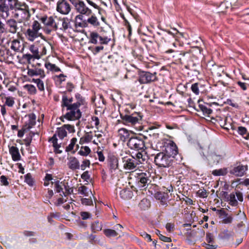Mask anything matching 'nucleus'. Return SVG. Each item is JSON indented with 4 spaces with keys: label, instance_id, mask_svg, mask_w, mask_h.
Returning <instances> with one entry per match:
<instances>
[{
    "label": "nucleus",
    "instance_id": "obj_1",
    "mask_svg": "<svg viewBox=\"0 0 249 249\" xmlns=\"http://www.w3.org/2000/svg\"><path fill=\"white\" fill-rule=\"evenodd\" d=\"M158 46L160 49L165 53H174V54L173 57L175 58L177 60H178L181 63H183L186 61V56L189 54L188 53L184 51L174 49V48L176 47L175 43L172 42L166 36L161 37L158 43Z\"/></svg>",
    "mask_w": 249,
    "mask_h": 249
},
{
    "label": "nucleus",
    "instance_id": "obj_2",
    "mask_svg": "<svg viewBox=\"0 0 249 249\" xmlns=\"http://www.w3.org/2000/svg\"><path fill=\"white\" fill-rule=\"evenodd\" d=\"M40 29V24L36 20L34 21L32 25L24 32L25 38L29 41H34L37 38L42 36V34L39 33Z\"/></svg>",
    "mask_w": 249,
    "mask_h": 249
},
{
    "label": "nucleus",
    "instance_id": "obj_3",
    "mask_svg": "<svg viewBox=\"0 0 249 249\" xmlns=\"http://www.w3.org/2000/svg\"><path fill=\"white\" fill-rule=\"evenodd\" d=\"M173 159L164 152H159L155 157L154 162L156 165L161 168H167L172 165Z\"/></svg>",
    "mask_w": 249,
    "mask_h": 249
},
{
    "label": "nucleus",
    "instance_id": "obj_4",
    "mask_svg": "<svg viewBox=\"0 0 249 249\" xmlns=\"http://www.w3.org/2000/svg\"><path fill=\"white\" fill-rule=\"evenodd\" d=\"M121 118L124 124L134 126L138 124H141L142 116L140 112H135L132 114H121Z\"/></svg>",
    "mask_w": 249,
    "mask_h": 249
},
{
    "label": "nucleus",
    "instance_id": "obj_5",
    "mask_svg": "<svg viewBox=\"0 0 249 249\" xmlns=\"http://www.w3.org/2000/svg\"><path fill=\"white\" fill-rule=\"evenodd\" d=\"M67 112L63 117L69 121L78 120L81 117V112L79 109V104H72L66 108Z\"/></svg>",
    "mask_w": 249,
    "mask_h": 249
},
{
    "label": "nucleus",
    "instance_id": "obj_6",
    "mask_svg": "<svg viewBox=\"0 0 249 249\" xmlns=\"http://www.w3.org/2000/svg\"><path fill=\"white\" fill-rule=\"evenodd\" d=\"M138 75V81L141 84H149L158 80L156 72L151 73L149 71H140Z\"/></svg>",
    "mask_w": 249,
    "mask_h": 249
},
{
    "label": "nucleus",
    "instance_id": "obj_7",
    "mask_svg": "<svg viewBox=\"0 0 249 249\" xmlns=\"http://www.w3.org/2000/svg\"><path fill=\"white\" fill-rule=\"evenodd\" d=\"M164 150L163 152L171 156L173 159L178 153V148L176 143L172 141L166 140L163 142Z\"/></svg>",
    "mask_w": 249,
    "mask_h": 249
},
{
    "label": "nucleus",
    "instance_id": "obj_8",
    "mask_svg": "<svg viewBox=\"0 0 249 249\" xmlns=\"http://www.w3.org/2000/svg\"><path fill=\"white\" fill-rule=\"evenodd\" d=\"M127 145L131 149L137 151L142 150V151H144L145 147L143 140L137 137L129 138L127 142Z\"/></svg>",
    "mask_w": 249,
    "mask_h": 249
},
{
    "label": "nucleus",
    "instance_id": "obj_9",
    "mask_svg": "<svg viewBox=\"0 0 249 249\" xmlns=\"http://www.w3.org/2000/svg\"><path fill=\"white\" fill-rule=\"evenodd\" d=\"M15 16L17 18H19L21 21L28 20L31 17L28 5L23 2L16 11Z\"/></svg>",
    "mask_w": 249,
    "mask_h": 249
},
{
    "label": "nucleus",
    "instance_id": "obj_10",
    "mask_svg": "<svg viewBox=\"0 0 249 249\" xmlns=\"http://www.w3.org/2000/svg\"><path fill=\"white\" fill-rule=\"evenodd\" d=\"M71 20L67 17H57L56 31L59 30L62 32H66L69 29H71Z\"/></svg>",
    "mask_w": 249,
    "mask_h": 249
},
{
    "label": "nucleus",
    "instance_id": "obj_11",
    "mask_svg": "<svg viewBox=\"0 0 249 249\" xmlns=\"http://www.w3.org/2000/svg\"><path fill=\"white\" fill-rule=\"evenodd\" d=\"M71 9V5L66 0H59L56 3V11L61 15H68Z\"/></svg>",
    "mask_w": 249,
    "mask_h": 249
},
{
    "label": "nucleus",
    "instance_id": "obj_12",
    "mask_svg": "<svg viewBox=\"0 0 249 249\" xmlns=\"http://www.w3.org/2000/svg\"><path fill=\"white\" fill-rule=\"evenodd\" d=\"M110 40V38L107 37L100 36L96 32H93L90 34L89 41L93 44H107Z\"/></svg>",
    "mask_w": 249,
    "mask_h": 249
},
{
    "label": "nucleus",
    "instance_id": "obj_13",
    "mask_svg": "<svg viewBox=\"0 0 249 249\" xmlns=\"http://www.w3.org/2000/svg\"><path fill=\"white\" fill-rule=\"evenodd\" d=\"M57 17L44 16L40 18L41 22L46 26L50 27L52 31H56L55 26Z\"/></svg>",
    "mask_w": 249,
    "mask_h": 249
},
{
    "label": "nucleus",
    "instance_id": "obj_14",
    "mask_svg": "<svg viewBox=\"0 0 249 249\" xmlns=\"http://www.w3.org/2000/svg\"><path fill=\"white\" fill-rule=\"evenodd\" d=\"M247 170V166L239 164L237 166L232 167L229 172L232 175L236 177H242L243 176L245 172Z\"/></svg>",
    "mask_w": 249,
    "mask_h": 249
},
{
    "label": "nucleus",
    "instance_id": "obj_15",
    "mask_svg": "<svg viewBox=\"0 0 249 249\" xmlns=\"http://www.w3.org/2000/svg\"><path fill=\"white\" fill-rule=\"evenodd\" d=\"M123 162L124 168L129 170L134 169L138 164L136 162L135 158L133 157L132 158H130L128 157H123Z\"/></svg>",
    "mask_w": 249,
    "mask_h": 249
},
{
    "label": "nucleus",
    "instance_id": "obj_16",
    "mask_svg": "<svg viewBox=\"0 0 249 249\" xmlns=\"http://www.w3.org/2000/svg\"><path fill=\"white\" fill-rule=\"evenodd\" d=\"M74 6L76 11L80 14L89 16L92 13V11L86 6L83 1L79 2Z\"/></svg>",
    "mask_w": 249,
    "mask_h": 249
},
{
    "label": "nucleus",
    "instance_id": "obj_17",
    "mask_svg": "<svg viewBox=\"0 0 249 249\" xmlns=\"http://www.w3.org/2000/svg\"><path fill=\"white\" fill-rule=\"evenodd\" d=\"M10 48L15 52L22 53L24 48V43L19 39H14L11 41Z\"/></svg>",
    "mask_w": 249,
    "mask_h": 249
},
{
    "label": "nucleus",
    "instance_id": "obj_18",
    "mask_svg": "<svg viewBox=\"0 0 249 249\" xmlns=\"http://www.w3.org/2000/svg\"><path fill=\"white\" fill-rule=\"evenodd\" d=\"M6 24L7 27V32L15 34L18 30V23L14 18H10L6 20Z\"/></svg>",
    "mask_w": 249,
    "mask_h": 249
},
{
    "label": "nucleus",
    "instance_id": "obj_19",
    "mask_svg": "<svg viewBox=\"0 0 249 249\" xmlns=\"http://www.w3.org/2000/svg\"><path fill=\"white\" fill-rule=\"evenodd\" d=\"M206 241L208 244H205V248L207 249H216L218 246L214 244V236L212 233H207Z\"/></svg>",
    "mask_w": 249,
    "mask_h": 249
},
{
    "label": "nucleus",
    "instance_id": "obj_20",
    "mask_svg": "<svg viewBox=\"0 0 249 249\" xmlns=\"http://www.w3.org/2000/svg\"><path fill=\"white\" fill-rule=\"evenodd\" d=\"M27 74L31 77L39 76L40 78H44L46 75L43 69L35 68L34 69L27 68Z\"/></svg>",
    "mask_w": 249,
    "mask_h": 249
},
{
    "label": "nucleus",
    "instance_id": "obj_21",
    "mask_svg": "<svg viewBox=\"0 0 249 249\" xmlns=\"http://www.w3.org/2000/svg\"><path fill=\"white\" fill-rule=\"evenodd\" d=\"M9 8L4 1H1L0 3V16L4 19H6L10 15Z\"/></svg>",
    "mask_w": 249,
    "mask_h": 249
},
{
    "label": "nucleus",
    "instance_id": "obj_22",
    "mask_svg": "<svg viewBox=\"0 0 249 249\" xmlns=\"http://www.w3.org/2000/svg\"><path fill=\"white\" fill-rule=\"evenodd\" d=\"M69 168L72 170L80 169V164L78 160L74 157H71L68 163Z\"/></svg>",
    "mask_w": 249,
    "mask_h": 249
},
{
    "label": "nucleus",
    "instance_id": "obj_23",
    "mask_svg": "<svg viewBox=\"0 0 249 249\" xmlns=\"http://www.w3.org/2000/svg\"><path fill=\"white\" fill-rule=\"evenodd\" d=\"M49 141L52 142L53 146L54 148V152L55 153L61 154L62 152V151L59 149V148L61 147V144L57 143V138L56 134H54L53 136L49 139Z\"/></svg>",
    "mask_w": 249,
    "mask_h": 249
},
{
    "label": "nucleus",
    "instance_id": "obj_24",
    "mask_svg": "<svg viewBox=\"0 0 249 249\" xmlns=\"http://www.w3.org/2000/svg\"><path fill=\"white\" fill-rule=\"evenodd\" d=\"M83 16L82 14L77 15L75 17V25L81 28H86L88 26L87 20L83 19Z\"/></svg>",
    "mask_w": 249,
    "mask_h": 249
},
{
    "label": "nucleus",
    "instance_id": "obj_25",
    "mask_svg": "<svg viewBox=\"0 0 249 249\" xmlns=\"http://www.w3.org/2000/svg\"><path fill=\"white\" fill-rule=\"evenodd\" d=\"M4 1L10 9L14 10L15 11L23 3L18 0H4Z\"/></svg>",
    "mask_w": 249,
    "mask_h": 249
},
{
    "label": "nucleus",
    "instance_id": "obj_26",
    "mask_svg": "<svg viewBox=\"0 0 249 249\" xmlns=\"http://www.w3.org/2000/svg\"><path fill=\"white\" fill-rule=\"evenodd\" d=\"M119 195L122 199H129L132 198L133 193L130 189L124 188L119 191Z\"/></svg>",
    "mask_w": 249,
    "mask_h": 249
},
{
    "label": "nucleus",
    "instance_id": "obj_27",
    "mask_svg": "<svg viewBox=\"0 0 249 249\" xmlns=\"http://www.w3.org/2000/svg\"><path fill=\"white\" fill-rule=\"evenodd\" d=\"M129 131L126 129L122 128L118 130V136L120 140L124 142L129 138Z\"/></svg>",
    "mask_w": 249,
    "mask_h": 249
},
{
    "label": "nucleus",
    "instance_id": "obj_28",
    "mask_svg": "<svg viewBox=\"0 0 249 249\" xmlns=\"http://www.w3.org/2000/svg\"><path fill=\"white\" fill-rule=\"evenodd\" d=\"M9 153L12 156V160L14 161H18L20 159V156L19 153L18 149L14 146H12L9 148Z\"/></svg>",
    "mask_w": 249,
    "mask_h": 249
},
{
    "label": "nucleus",
    "instance_id": "obj_29",
    "mask_svg": "<svg viewBox=\"0 0 249 249\" xmlns=\"http://www.w3.org/2000/svg\"><path fill=\"white\" fill-rule=\"evenodd\" d=\"M52 184L54 185V190L57 193H60V195L63 196V186L64 185V181L56 180L54 182L52 181Z\"/></svg>",
    "mask_w": 249,
    "mask_h": 249
},
{
    "label": "nucleus",
    "instance_id": "obj_30",
    "mask_svg": "<svg viewBox=\"0 0 249 249\" xmlns=\"http://www.w3.org/2000/svg\"><path fill=\"white\" fill-rule=\"evenodd\" d=\"M139 183L141 184L142 187H144L149 181L148 174L145 173H141L138 176Z\"/></svg>",
    "mask_w": 249,
    "mask_h": 249
},
{
    "label": "nucleus",
    "instance_id": "obj_31",
    "mask_svg": "<svg viewBox=\"0 0 249 249\" xmlns=\"http://www.w3.org/2000/svg\"><path fill=\"white\" fill-rule=\"evenodd\" d=\"M29 120L24 125V126H26V128H28V130H29L31 128L33 127L36 124V116L34 113L30 114L28 115Z\"/></svg>",
    "mask_w": 249,
    "mask_h": 249
},
{
    "label": "nucleus",
    "instance_id": "obj_32",
    "mask_svg": "<svg viewBox=\"0 0 249 249\" xmlns=\"http://www.w3.org/2000/svg\"><path fill=\"white\" fill-rule=\"evenodd\" d=\"M108 164L111 171L117 169L118 167V160L115 156L110 157L108 160Z\"/></svg>",
    "mask_w": 249,
    "mask_h": 249
},
{
    "label": "nucleus",
    "instance_id": "obj_33",
    "mask_svg": "<svg viewBox=\"0 0 249 249\" xmlns=\"http://www.w3.org/2000/svg\"><path fill=\"white\" fill-rule=\"evenodd\" d=\"M92 132L91 131L87 132L80 138L79 144L82 145L85 143H88L92 140Z\"/></svg>",
    "mask_w": 249,
    "mask_h": 249
},
{
    "label": "nucleus",
    "instance_id": "obj_34",
    "mask_svg": "<svg viewBox=\"0 0 249 249\" xmlns=\"http://www.w3.org/2000/svg\"><path fill=\"white\" fill-rule=\"evenodd\" d=\"M87 24H90L94 27H99L100 25L99 21L95 15H91L87 20Z\"/></svg>",
    "mask_w": 249,
    "mask_h": 249
},
{
    "label": "nucleus",
    "instance_id": "obj_35",
    "mask_svg": "<svg viewBox=\"0 0 249 249\" xmlns=\"http://www.w3.org/2000/svg\"><path fill=\"white\" fill-rule=\"evenodd\" d=\"M29 49L30 51L34 55V59H39L41 58V55L39 53L38 48L35 45H31L29 46Z\"/></svg>",
    "mask_w": 249,
    "mask_h": 249
},
{
    "label": "nucleus",
    "instance_id": "obj_36",
    "mask_svg": "<svg viewBox=\"0 0 249 249\" xmlns=\"http://www.w3.org/2000/svg\"><path fill=\"white\" fill-rule=\"evenodd\" d=\"M14 59V54H13L9 49L6 48V52L4 55L3 61L11 63Z\"/></svg>",
    "mask_w": 249,
    "mask_h": 249
},
{
    "label": "nucleus",
    "instance_id": "obj_37",
    "mask_svg": "<svg viewBox=\"0 0 249 249\" xmlns=\"http://www.w3.org/2000/svg\"><path fill=\"white\" fill-rule=\"evenodd\" d=\"M216 121L220 126L225 129H229L228 125L227 124V118L226 117H221L217 116Z\"/></svg>",
    "mask_w": 249,
    "mask_h": 249
},
{
    "label": "nucleus",
    "instance_id": "obj_38",
    "mask_svg": "<svg viewBox=\"0 0 249 249\" xmlns=\"http://www.w3.org/2000/svg\"><path fill=\"white\" fill-rule=\"evenodd\" d=\"M64 185L63 186V189L65 191L63 193V195L65 196H67L71 194H73V187H70L69 185V183L65 180H64Z\"/></svg>",
    "mask_w": 249,
    "mask_h": 249
},
{
    "label": "nucleus",
    "instance_id": "obj_39",
    "mask_svg": "<svg viewBox=\"0 0 249 249\" xmlns=\"http://www.w3.org/2000/svg\"><path fill=\"white\" fill-rule=\"evenodd\" d=\"M45 68L49 71L53 72L60 71V69L56 66L55 64H52L49 62H46L45 64Z\"/></svg>",
    "mask_w": 249,
    "mask_h": 249
},
{
    "label": "nucleus",
    "instance_id": "obj_40",
    "mask_svg": "<svg viewBox=\"0 0 249 249\" xmlns=\"http://www.w3.org/2000/svg\"><path fill=\"white\" fill-rule=\"evenodd\" d=\"M227 201L229 202V204L232 206L238 205V201L235 198V194L233 193L229 195V196L227 198Z\"/></svg>",
    "mask_w": 249,
    "mask_h": 249
},
{
    "label": "nucleus",
    "instance_id": "obj_41",
    "mask_svg": "<svg viewBox=\"0 0 249 249\" xmlns=\"http://www.w3.org/2000/svg\"><path fill=\"white\" fill-rule=\"evenodd\" d=\"M228 172L227 168L215 169L212 171V174L214 176H225Z\"/></svg>",
    "mask_w": 249,
    "mask_h": 249
},
{
    "label": "nucleus",
    "instance_id": "obj_42",
    "mask_svg": "<svg viewBox=\"0 0 249 249\" xmlns=\"http://www.w3.org/2000/svg\"><path fill=\"white\" fill-rule=\"evenodd\" d=\"M91 152V150L89 146H82L78 154L82 156L86 157Z\"/></svg>",
    "mask_w": 249,
    "mask_h": 249
},
{
    "label": "nucleus",
    "instance_id": "obj_43",
    "mask_svg": "<svg viewBox=\"0 0 249 249\" xmlns=\"http://www.w3.org/2000/svg\"><path fill=\"white\" fill-rule=\"evenodd\" d=\"M218 211L219 212V214H220L221 215L225 216V217L223 219V222L224 223L229 224L231 223L232 221V217L231 216H228L227 213L224 210L222 209L218 210Z\"/></svg>",
    "mask_w": 249,
    "mask_h": 249
},
{
    "label": "nucleus",
    "instance_id": "obj_44",
    "mask_svg": "<svg viewBox=\"0 0 249 249\" xmlns=\"http://www.w3.org/2000/svg\"><path fill=\"white\" fill-rule=\"evenodd\" d=\"M56 135L58 136V137L60 139H64V137H66L67 135V132L65 130V127L63 125L61 127L58 128L56 132Z\"/></svg>",
    "mask_w": 249,
    "mask_h": 249
},
{
    "label": "nucleus",
    "instance_id": "obj_45",
    "mask_svg": "<svg viewBox=\"0 0 249 249\" xmlns=\"http://www.w3.org/2000/svg\"><path fill=\"white\" fill-rule=\"evenodd\" d=\"M91 228L93 232L100 231L102 229V224L98 221H94L92 223Z\"/></svg>",
    "mask_w": 249,
    "mask_h": 249
},
{
    "label": "nucleus",
    "instance_id": "obj_46",
    "mask_svg": "<svg viewBox=\"0 0 249 249\" xmlns=\"http://www.w3.org/2000/svg\"><path fill=\"white\" fill-rule=\"evenodd\" d=\"M72 104H70L68 100V96L66 95L65 92L62 96V102H61V107L63 108L66 107V108H68L69 107L71 106Z\"/></svg>",
    "mask_w": 249,
    "mask_h": 249
},
{
    "label": "nucleus",
    "instance_id": "obj_47",
    "mask_svg": "<svg viewBox=\"0 0 249 249\" xmlns=\"http://www.w3.org/2000/svg\"><path fill=\"white\" fill-rule=\"evenodd\" d=\"M167 194L161 192H158L155 194L156 199L160 200L163 204L165 203L167 197Z\"/></svg>",
    "mask_w": 249,
    "mask_h": 249
},
{
    "label": "nucleus",
    "instance_id": "obj_48",
    "mask_svg": "<svg viewBox=\"0 0 249 249\" xmlns=\"http://www.w3.org/2000/svg\"><path fill=\"white\" fill-rule=\"evenodd\" d=\"M25 182L29 186H33L34 184L35 181L30 173H28L24 176Z\"/></svg>",
    "mask_w": 249,
    "mask_h": 249
},
{
    "label": "nucleus",
    "instance_id": "obj_49",
    "mask_svg": "<svg viewBox=\"0 0 249 249\" xmlns=\"http://www.w3.org/2000/svg\"><path fill=\"white\" fill-rule=\"evenodd\" d=\"M104 233L108 237H115L119 234L117 231L111 229H106L104 230Z\"/></svg>",
    "mask_w": 249,
    "mask_h": 249
},
{
    "label": "nucleus",
    "instance_id": "obj_50",
    "mask_svg": "<svg viewBox=\"0 0 249 249\" xmlns=\"http://www.w3.org/2000/svg\"><path fill=\"white\" fill-rule=\"evenodd\" d=\"M5 102L4 103L5 106H7L9 107H12L15 104V99L11 96L5 97Z\"/></svg>",
    "mask_w": 249,
    "mask_h": 249
},
{
    "label": "nucleus",
    "instance_id": "obj_51",
    "mask_svg": "<svg viewBox=\"0 0 249 249\" xmlns=\"http://www.w3.org/2000/svg\"><path fill=\"white\" fill-rule=\"evenodd\" d=\"M77 139L76 138H72L71 140L70 143L66 147V152H70L71 151L73 148L74 146H75L76 142H77Z\"/></svg>",
    "mask_w": 249,
    "mask_h": 249
},
{
    "label": "nucleus",
    "instance_id": "obj_52",
    "mask_svg": "<svg viewBox=\"0 0 249 249\" xmlns=\"http://www.w3.org/2000/svg\"><path fill=\"white\" fill-rule=\"evenodd\" d=\"M198 107L204 114L209 115L212 112V110L208 108L205 105L199 104Z\"/></svg>",
    "mask_w": 249,
    "mask_h": 249
},
{
    "label": "nucleus",
    "instance_id": "obj_53",
    "mask_svg": "<svg viewBox=\"0 0 249 249\" xmlns=\"http://www.w3.org/2000/svg\"><path fill=\"white\" fill-rule=\"evenodd\" d=\"M24 88L28 91L30 94H35L36 92V87L32 85H26L24 86Z\"/></svg>",
    "mask_w": 249,
    "mask_h": 249
},
{
    "label": "nucleus",
    "instance_id": "obj_54",
    "mask_svg": "<svg viewBox=\"0 0 249 249\" xmlns=\"http://www.w3.org/2000/svg\"><path fill=\"white\" fill-rule=\"evenodd\" d=\"M238 133L242 135L246 139L249 138V134L247 133V129L245 127L243 126H239L238 128Z\"/></svg>",
    "mask_w": 249,
    "mask_h": 249
},
{
    "label": "nucleus",
    "instance_id": "obj_55",
    "mask_svg": "<svg viewBox=\"0 0 249 249\" xmlns=\"http://www.w3.org/2000/svg\"><path fill=\"white\" fill-rule=\"evenodd\" d=\"M33 81L37 85V87L39 90L43 91L44 90V86L43 82L40 79H33Z\"/></svg>",
    "mask_w": 249,
    "mask_h": 249
},
{
    "label": "nucleus",
    "instance_id": "obj_56",
    "mask_svg": "<svg viewBox=\"0 0 249 249\" xmlns=\"http://www.w3.org/2000/svg\"><path fill=\"white\" fill-rule=\"evenodd\" d=\"M75 98L77 99V102L76 103H73L74 104H79V107H80L81 105H84L85 103V100L83 98L81 95L77 93L75 95Z\"/></svg>",
    "mask_w": 249,
    "mask_h": 249
},
{
    "label": "nucleus",
    "instance_id": "obj_57",
    "mask_svg": "<svg viewBox=\"0 0 249 249\" xmlns=\"http://www.w3.org/2000/svg\"><path fill=\"white\" fill-rule=\"evenodd\" d=\"M87 190H88V188L85 185H82L78 188V193L84 196H88V193Z\"/></svg>",
    "mask_w": 249,
    "mask_h": 249
},
{
    "label": "nucleus",
    "instance_id": "obj_58",
    "mask_svg": "<svg viewBox=\"0 0 249 249\" xmlns=\"http://www.w3.org/2000/svg\"><path fill=\"white\" fill-rule=\"evenodd\" d=\"M89 242L92 244H98L99 240L98 239L95 235L90 234L88 237Z\"/></svg>",
    "mask_w": 249,
    "mask_h": 249
},
{
    "label": "nucleus",
    "instance_id": "obj_59",
    "mask_svg": "<svg viewBox=\"0 0 249 249\" xmlns=\"http://www.w3.org/2000/svg\"><path fill=\"white\" fill-rule=\"evenodd\" d=\"M50 45L48 43H46V44H42L41 45V51L39 52V53L41 55V57L45 55L47 52V48L49 47Z\"/></svg>",
    "mask_w": 249,
    "mask_h": 249
},
{
    "label": "nucleus",
    "instance_id": "obj_60",
    "mask_svg": "<svg viewBox=\"0 0 249 249\" xmlns=\"http://www.w3.org/2000/svg\"><path fill=\"white\" fill-rule=\"evenodd\" d=\"M90 164V162L89 160H85L82 161L81 165H80V168L82 170H85L86 168L89 167Z\"/></svg>",
    "mask_w": 249,
    "mask_h": 249
},
{
    "label": "nucleus",
    "instance_id": "obj_61",
    "mask_svg": "<svg viewBox=\"0 0 249 249\" xmlns=\"http://www.w3.org/2000/svg\"><path fill=\"white\" fill-rule=\"evenodd\" d=\"M197 195L200 197H202V198H206L207 197V193L206 190L204 189H199L197 192Z\"/></svg>",
    "mask_w": 249,
    "mask_h": 249
},
{
    "label": "nucleus",
    "instance_id": "obj_62",
    "mask_svg": "<svg viewBox=\"0 0 249 249\" xmlns=\"http://www.w3.org/2000/svg\"><path fill=\"white\" fill-rule=\"evenodd\" d=\"M6 52V48L4 46L0 45V61H3L4 55Z\"/></svg>",
    "mask_w": 249,
    "mask_h": 249
},
{
    "label": "nucleus",
    "instance_id": "obj_63",
    "mask_svg": "<svg viewBox=\"0 0 249 249\" xmlns=\"http://www.w3.org/2000/svg\"><path fill=\"white\" fill-rule=\"evenodd\" d=\"M191 89L194 93L196 94H198L199 92L198 84L197 83H196L192 84L191 86Z\"/></svg>",
    "mask_w": 249,
    "mask_h": 249
},
{
    "label": "nucleus",
    "instance_id": "obj_64",
    "mask_svg": "<svg viewBox=\"0 0 249 249\" xmlns=\"http://www.w3.org/2000/svg\"><path fill=\"white\" fill-rule=\"evenodd\" d=\"M81 201L82 204L86 206L91 205L93 204L92 200L89 198H82Z\"/></svg>",
    "mask_w": 249,
    "mask_h": 249
}]
</instances>
